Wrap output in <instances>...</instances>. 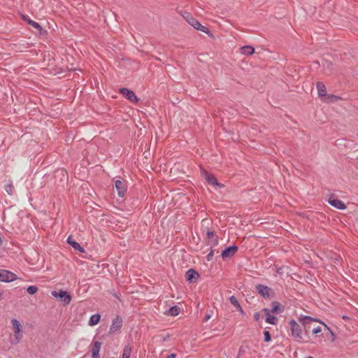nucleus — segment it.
I'll list each match as a JSON object with an SVG mask.
<instances>
[{
    "label": "nucleus",
    "instance_id": "obj_8",
    "mask_svg": "<svg viewBox=\"0 0 358 358\" xmlns=\"http://www.w3.org/2000/svg\"><path fill=\"white\" fill-rule=\"evenodd\" d=\"M202 176L209 185L217 186L220 188L224 187V185L220 183L215 176L213 174L208 173L207 171L203 170L202 171Z\"/></svg>",
    "mask_w": 358,
    "mask_h": 358
},
{
    "label": "nucleus",
    "instance_id": "obj_36",
    "mask_svg": "<svg viewBox=\"0 0 358 358\" xmlns=\"http://www.w3.org/2000/svg\"><path fill=\"white\" fill-rule=\"evenodd\" d=\"M322 331V328L320 327H317L316 328H314L313 330H312V333L313 334H319Z\"/></svg>",
    "mask_w": 358,
    "mask_h": 358
},
{
    "label": "nucleus",
    "instance_id": "obj_49",
    "mask_svg": "<svg viewBox=\"0 0 358 358\" xmlns=\"http://www.w3.org/2000/svg\"><path fill=\"white\" fill-rule=\"evenodd\" d=\"M110 358H115V357H110Z\"/></svg>",
    "mask_w": 358,
    "mask_h": 358
},
{
    "label": "nucleus",
    "instance_id": "obj_3",
    "mask_svg": "<svg viewBox=\"0 0 358 358\" xmlns=\"http://www.w3.org/2000/svg\"><path fill=\"white\" fill-rule=\"evenodd\" d=\"M289 324L290 326L292 336H293L297 341L302 342V330L300 325L294 319H292L289 322Z\"/></svg>",
    "mask_w": 358,
    "mask_h": 358
},
{
    "label": "nucleus",
    "instance_id": "obj_27",
    "mask_svg": "<svg viewBox=\"0 0 358 358\" xmlns=\"http://www.w3.org/2000/svg\"><path fill=\"white\" fill-rule=\"evenodd\" d=\"M38 290V288L35 285H30L27 288V292L30 295L35 294Z\"/></svg>",
    "mask_w": 358,
    "mask_h": 358
},
{
    "label": "nucleus",
    "instance_id": "obj_6",
    "mask_svg": "<svg viewBox=\"0 0 358 358\" xmlns=\"http://www.w3.org/2000/svg\"><path fill=\"white\" fill-rule=\"evenodd\" d=\"M327 91H317V94L320 97L322 101L326 102L327 103H334L338 101V100L345 99V98L334 95V94H328Z\"/></svg>",
    "mask_w": 358,
    "mask_h": 358
},
{
    "label": "nucleus",
    "instance_id": "obj_4",
    "mask_svg": "<svg viewBox=\"0 0 358 358\" xmlns=\"http://www.w3.org/2000/svg\"><path fill=\"white\" fill-rule=\"evenodd\" d=\"M300 322H302V324H303V325L304 327H306L310 322H320V323L322 324L325 327V328L330 332V334H331V340L333 341L336 338V336L335 333L334 331H332L330 329V328L324 322L321 321L320 319L315 318V317H310V316L304 315V316H303L302 317L300 318Z\"/></svg>",
    "mask_w": 358,
    "mask_h": 358
},
{
    "label": "nucleus",
    "instance_id": "obj_39",
    "mask_svg": "<svg viewBox=\"0 0 358 358\" xmlns=\"http://www.w3.org/2000/svg\"><path fill=\"white\" fill-rule=\"evenodd\" d=\"M263 311L264 312V314H265V316H266V317H267V315H271V314H270V313H271V310H269V309H268V308H264L263 309Z\"/></svg>",
    "mask_w": 358,
    "mask_h": 358
},
{
    "label": "nucleus",
    "instance_id": "obj_7",
    "mask_svg": "<svg viewBox=\"0 0 358 358\" xmlns=\"http://www.w3.org/2000/svg\"><path fill=\"white\" fill-rule=\"evenodd\" d=\"M17 278L16 274L4 269H0V282H10Z\"/></svg>",
    "mask_w": 358,
    "mask_h": 358
},
{
    "label": "nucleus",
    "instance_id": "obj_30",
    "mask_svg": "<svg viewBox=\"0 0 358 358\" xmlns=\"http://www.w3.org/2000/svg\"><path fill=\"white\" fill-rule=\"evenodd\" d=\"M216 252L217 253L219 252L218 250L216 249H210V252L206 256L207 261H211L213 259V257L214 256V252Z\"/></svg>",
    "mask_w": 358,
    "mask_h": 358
},
{
    "label": "nucleus",
    "instance_id": "obj_20",
    "mask_svg": "<svg viewBox=\"0 0 358 358\" xmlns=\"http://www.w3.org/2000/svg\"><path fill=\"white\" fill-rule=\"evenodd\" d=\"M23 19L27 22V23L31 25L32 27L36 29L39 33H41V31L43 30V27L41 26L39 23L37 22H35L31 19L27 18L26 16H23Z\"/></svg>",
    "mask_w": 358,
    "mask_h": 358
},
{
    "label": "nucleus",
    "instance_id": "obj_13",
    "mask_svg": "<svg viewBox=\"0 0 358 358\" xmlns=\"http://www.w3.org/2000/svg\"><path fill=\"white\" fill-rule=\"evenodd\" d=\"M328 203L333 207L338 210H344L346 208L345 204L340 199L334 196H330L328 199Z\"/></svg>",
    "mask_w": 358,
    "mask_h": 358
},
{
    "label": "nucleus",
    "instance_id": "obj_44",
    "mask_svg": "<svg viewBox=\"0 0 358 358\" xmlns=\"http://www.w3.org/2000/svg\"><path fill=\"white\" fill-rule=\"evenodd\" d=\"M343 318L344 320H348V319H349V317H348V316H345V315H344V316L343 317Z\"/></svg>",
    "mask_w": 358,
    "mask_h": 358
},
{
    "label": "nucleus",
    "instance_id": "obj_2",
    "mask_svg": "<svg viewBox=\"0 0 358 358\" xmlns=\"http://www.w3.org/2000/svg\"><path fill=\"white\" fill-rule=\"evenodd\" d=\"M51 294L52 296L59 299L64 306L69 305L72 299L70 293L63 289L59 291L53 290Z\"/></svg>",
    "mask_w": 358,
    "mask_h": 358
},
{
    "label": "nucleus",
    "instance_id": "obj_11",
    "mask_svg": "<svg viewBox=\"0 0 358 358\" xmlns=\"http://www.w3.org/2000/svg\"><path fill=\"white\" fill-rule=\"evenodd\" d=\"M115 186L117 192V195L121 198L124 197L127 189L126 181L124 180H117L115 182Z\"/></svg>",
    "mask_w": 358,
    "mask_h": 358
},
{
    "label": "nucleus",
    "instance_id": "obj_48",
    "mask_svg": "<svg viewBox=\"0 0 358 358\" xmlns=\"http://www.w3.org/2000/svg\"><path fill=\"white\" fill-rule=\"evenodd\" d=\"M307 358H313V357L309 356V357H308Z\"/></svg>",
    "mask_w": 358,
    "mask_h": 358
},
{
    "label": "nucleus",
    "instance_id": "obj_38",
    "mask_svg": "<svg viewBox=\"0 0 358 358\" xmlns=\"http://www.w3.org/2000/svg\"><path fill=\"white\" fill-rule=\"evenodd\" d=\"M57 172H59V171ZM59 172L61 173V174L63 177H66V178H68V173L66 171L62 169V170H60Z\"/></svg>",
    "mask_w": 358,
    "mask_h": 358
},
{
    "label": "nucleus",
    "instance_id": "obj_15",
    "mask_svg": "<svg viewBox=\"0 0 358 358\" xmlns=\"http://www.w3.org/2000/svg\"><path fill=\"white\" fill-rule=\"evenodd\" d=\"M271 312L273 314H280L285 310V306L278 301H273L271 303Z\"/></svg>",
    "mask_w": 358,
    "mask_h": 358
},
{
    "label": "nucleus",
    "instance_id": "obj_33",
    "mask_svg": "<svg viewBox=\"0 0 358 358\" xmlns=\"http://www.w3.org/2000/svg\"><path fill=\"white\" fill-rule=\"evenodd\" d=\"M206 236H207V238H208V241H210L211 239H213L214 238H215V236H217L215 235V231H210V230H208Z\"/></svg>",
    "mask_w": 358,
    "mask_h": 358
},
{
    "label": "nucleus",
    "instance_id": "obj_47",
    "mask_svg": "<svg viewBox=\"0 0 358 358\" xmlns=\"http://www.w3.org/2000/svg\"><path fill=\"white\" fill-rule=\"evenodd\" d=\"M2 244V239L0 237V245Z\"/></svg>",
    "mask_w": 358,
    "mask_h": 358
},
{
    "label": "nucleus",
    "instance_id": "obj_43",
    "mask_svg": "<svg viewBox=\"0 0 358 358\" xmlns=\"http://www.w3.org/2000/svg\"><path fill=\"white\" fill-rule=\"evenodd\" d=\"M309 84H310L309 83H305V86H304V85H303V86H302V88H303V89H304L305 87H306V88H307V87H308Z\"/></svg>",
    "mask_w": 358,
    "mask_h": 358
},
{
    "label": "nucleus",
    "instance_id": "obj_42",
    "mask_svg": "<svg viewBox=\"0 0 358 358\" xmlns=\"http://www.w3.org/2000/svg\"><path fill=\"white\" fill-rule=\"evenodd\" d=\"M176 356L177 355L176 353H171V354L169 355L166 358H176Z\"/></svg>",
    "mask_w": 358,
    "mask_h": 358
},
{
    "label": "nucleus",
    "instance_id": "obj_26",
    "mask_svg": "<svg viewBox=\"0 0 358 358\" xmlns=\"http://www.w3.org/2000/svg\"><path fill=\"white\" fill-rule=\"evenodd\" d=\"M131 352V348L129 345H125L123 348L122 358H130Z\"/></svg>",
    "mask_w": 358,
    "mask_h": 358
},
{
    "label": "nucleus",
    "instance_id": "obj_24",
    "mask_svg": "<svg viewBox=\"0 0 358 358\" xmlns=\"http://www.w3.org/2000/svg\"><path fill=\"white\" fill-rule=\"evenodd\" d=\"M241 52L245 55H251L255 52V48L250 45H245L241 48Z\"/></svg>",
    "mask_w": 358,
    "mask_h": 358
},
{
    "label": "nucleus",
    "instance_id": "obj_29",
    "mask_svg": "<svg viewBox=\"0 0 358 358\" xmlns=\"http://www.w3.org/2000/svg\"><path fill=\"white\" fill-rule=\"evenodd\" d=\"M264 341L266 343H268L271 341V335L267 330L264 331Z\"/></svg>",
    "mask_w": 358,
    "mask_h": 358
},
{
    "label": "nucleus",
    "instance_id": "obj_10",
    "mask_svg": "<svg viewBox=\"0 0 358 358\" xmlns=\"http://www.w3.org/2000/svg\"><path fill=\"white\" fill-rule=\"evenodd\" d=\"M238 248L236 245L227 247L221 252V257L223 259L233 257L238 251Z\"/></svg>",
    "mask_w": 358,
    "mask_h": 358
},
{
    "label": "nucleus",
    "instance_id": "obj_5",
    "mask_svg": "<svg viewBox=\"0 0 358 358\" xmlns=\"http://www.w3.org/2000/svg\"><path fill=\"white\" fill-rule=\"evenodd\" d=\"M255 288L257 293L264 299H270L275 296V292L273 289L266 285L257 284Z\"/></svg>",
    "mask_w": 358,
    "mask_h": 358
},
{
    "label": "nucleus",
    "instance_id": "obj_22",
    "mask_svg": "<svg viewBox=\"0 0 358 358\" xmlns=\"http://www.w3.org/2000/svg\"><path fill=\"white\" fill-rule=\"evenodd\" d=\"M101 320V315L100 314H94L92 315L89 320L88 324L91 327L94 326L97 324Z\"/></svg>",
    "mask_w": 358,
    "mask_h": 358
},
{
    "label": "nucleus",
    "instance_id": "obj_25",
    "mask_svg": "<svg viewBox=\"0 0 358 358\" xmlns=\"http://www.w3.org/2000/svg\"><path fill=\"white\" fill-rule=\"evenodd\" d=\"M265 322L271 324L276 325L278 324V319L275 315H268L267 317H265Z\"/></svg>",
    "mask_w": 358,
    "mask_h": 358
},
{
    "label": "nucleus",
    "instance_id": "obj_28",
    "mask_svg": "<svg viewBox=\"0 0 358 358\" xmlns=\"http://www.w3.org/2000/svg\"><path fill=\"white\" fill-rule=\"evenodd\" d=\"M218 244V236H215L213 239L208 241V245L210 246V249H213L214 247Z\"/></svg>",
    "mask_w": 358,
    "mask_h": 358
},
{
    "label": "nucleus",
    "instance_id": "obj_17",
    "mask_svg": "<svg viewBox=\"0 0 358 358\" xmlns=\"http://www.w3.org/2000/svg\"><path fill=\"white\" fill-rule=\"evenodd\" d=\"M66 242L76 250H78L80 252H85V249L76 241H75L72 236H69L67 238Z\"/></svg>",
    "mask_w": 358,
    "mask_h": 358
},
{
    "label": "nucleus",
    "instance_id": "obj_34",
    "mask_svg": "<svg viewBox=\"0 0 358 358\" xmlns=\"http://www.w3.org/2000/svg\"><path fill=\"white\" fill-rule=\"evenodd\" d=\"M317 90H325V85L322 82H317L316 84Z\"/></svg>",
    "mask_w": 358,
    "mask_h": 358
},
{
    "label": "nucleus",
    "instance_id": "obj_35",
    "mask_svg": "<svg viewBox=\"0 0 358 358\" xmlns=\"http://www.w3.org/2000/svg\"><path fill=\"white\" fill-rule=\"evenodd\" d=\"M18 92L20 94L22 92V91H18V90L10 91V96L13 100V96H15L17 99V96H18L17 93Z\"/></svg>",
    "mask_w": 358,
    "mask_h": 358
},
{
    "label": "nucleus",
    "instance_id": "obj_37",
    "mask_svg": "<svg viewBox=\"0 0 358 358\" xmlns=\"http://www.w3.org/2000/svg\"><path fill=\"white\" fill-rule=\"evenodd\" d=\"M253 317L255 321H259L260 319V313L259 312L255 313Z\"/></svg>",
    "mask_w": 358,
    "mask_h": 358
},
{
    "label": "nucleus",
    "instance_id": "obj_16",
    "mask_svg": "<svg viewBox=\"0 0 358 358\" xmlns=\"http://www.w3.org/2000/svg\"><path fill=\"white\" fill-rule=\"evenodd\" d=\"M120 93L132 103H138L139 99L134 94V91H119Z\"/></svg>",
    "mask_w": 358,
    "mask_h": 358
},
{
    "label": "nucleus",
    "instance_id": "obj_14",
    "mask_svg": "<svg viewBox=\"0 0 358 358\" xmlns=\"http://www.w3.org/2000/svg\"><path fill=\"white\" fill-rule=\"evenodd\" d=\"M102 343L99 341H94L92 345V358H100L99 352Z\"/></svg>",
    "mask_w": 358,
    "mask_h": 358
},
{
    "label": "nucleus",
    "instance_id": "obj_21",
    "mask_svg": "<svg viewBox=\"0 0 358 358\" xmlns=\"http://www.w3.org/2000/svg\"><path fill=\"white\" fill-rule=\"evenodd\" d=\"M180 312V308L173 306L169 308L164 313L171 316H177Z\"/></svg>",
    "mask_w": 358,
    "mask_h": 358
},
{
    "label": "nucleus",
    "instance_id": "obj_23",
    "mask_svg": "<svg viewBox=\"0 0 358 358\" xmlns=\"http://www.w3.org/2000/svg\"><path fill=\"white\" fill-rule=\"evenodd\" d=\"M194 29H196V30H199V31H201L208 34L210 37H212V38L214 37L213 34L210 31L208 28H207L205 26H203L202 24H200V22H199L197 24V25L195 27Z\"/></svg>",
    "mask_w": 358,
    "mask_h": 358
},
{
    "label": "nucleus",
    "instance_id": "obj_31",
    "mask_svg": "<svg viewBox=\"0 0 358 358\" xmlns=\"http://www.w3.org/2000/svg\"><path fill=\"white\" fill-rule=\"evenodd\" d=\"M287 268V267L282 266H275V272L279 275H282L285 273V269Z\"/></svg>",
    "mask_w": 358,
    "mask_h": 358
},
{
    "label": "nucleus",
    "instance_id": "obj_19",
    "mask_svg": "<svg viewBox=\"0 0 358 358\" xmlns=\"http://www.w3.org/2000/svg\"><path fill=\"white\" fill-rule=\"evenodd\" d=\"M229 302L230 303L236 308V309L240 312L242 315H244V311L241 306V304L239 303L238 299H236V297L235 296H231L229 299Z\"/></svg>",
    "mask_w": 358,
    "mask_h": 358
},
{
    "label": "nucleus",
    "instance_id": "obj_46",
    "mask_svg": "<svg viewBox=\"0 0 358 358\" xmlns=\"http://www.w3.org/2000/svg\"><path fill=\"white\" fill-rule=\"evenodd\" d=\"M3 293V292H0V299H1Z\"/></svg>",
    "mask_w": 358,
    "mask_h": 358
},
{
    "label": "nucleus",
    "instance_id": "obj_12",
    "mask_svg": "<svg viewBox=\"0 0 358 358\" xmlns=\"http://www.w3.org/2000/svg\"><path fill=\"white\" fill-rule=\"evenodd\" d=\"M199 278V273L194 268H189L185 273V279L189 283L196 281Z\"/></svg>",
    "mask_w": 358,
    "mask_h": 358
},
{
    "label": "nucleus",
    "instance_id": "obj_32",
    "mask_svg": "<svg viewBox=\"0 0 358 358\" xmlns=\"http://www.w3.org/2000/svg\"><path fill=\"white\" fill-rule=\"evenodd\" d=\"M13 189L14 187L12 184H8L5 186V190L9 195L13 194Z\"/></svg>",
    "mask_w": 358,
    "mask_h": 358
},
{
    "label": "nucleus",
    "instance_id": "obj_45",
    "mask_svg": "<svg viewBox=\"0 0 358 358\" xmlns=\"http://www.w3.org/2000/svg\"><path fill=\"white\" fill-rule=\"evenodd\" d=\"M118 90H128V89H127V88H126V87H120V88H119Z\"/></svg>",
    "mask_w": 358,
    "mask_h": 358
},
{
    "label": "nucleus",
    "instance_id": "obj_40",
    "mask_svg": "<svg viewBox=\"0 0 358 358\" xmlns=\"http://www.w3.org/2000/svg\"><path fill=\"white\" fill-rule=\"evenodd\" d=\"M210 317H211V315H210V314H209V313H208V314H206V315L204 316L203 321V322H207V321H208Z\"/></svg>",
    "mask_w": 358,
    "mask_h": 358
},
{
    "label": "nucleus",
    "instance_id": "obj_9",
    "mask_svg": "<svg viewBox=\"0 0 358 358\" xmlns=\"http://www.w3.org/2000/svg\"><path fill=\"white\" fill-rule=\"evenodd\" d=\"M123 324V321L120 315H117L116 317L113 320L112 324L110 327L109 334H113L117 331H120Z\"/></svg>",
    "mask_w": 358,
    "mask_h": 358
},
{
    "label": "nucleus",
    "instance_id": "obj_41",
    "mask_svg": "<svg viewBox=\"0 0 358 358\" xmlns=\"http://www.w3.org/2000/svg\"><path fill=\"white\" fill-rule=\"evenodd\" d=\"M171 336L170 334H167L166 335L164 338H163V341L165 342V341H167L169 340Z\"/></svg>",
    "mask_w": 358,
    "mask_h": 358
},
{
    "label": "nucleus",
    "instance_id": "obj_18",
    "mask_svg": "<svg viewBox=\"0 0 358 358\" xmlns=\"http://www.w3.org/2000/svg\"><path fill=\"white\" fill-rule=\"evenodd\" d=\"M182 15L183 18L188 22V24H190L194 28H195V27L199 22L198 20L194 18L192 15L188 12H184L182 14Z\"/></svg>",
    "mask_w": 358,
    "mask_h": 358
},
{
    "label": "nucleus",
    "instance_id": "obj_1",
    "mask_svg": "<svg viewBox=\"0 0 358 358\" xmlns=\"http://www.w3.org/2000/svg\"><path fill=\"white\" fill-rule=\"evenodd\" d=\"M11 323L14 329V338L10 341V343L16 345L19 343L23 336L22 327L17 319H13Z\"/></svg>",
    "mask_w": 358,
    "mask_h": 358
}]
</instances>
